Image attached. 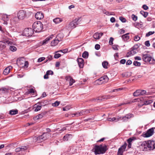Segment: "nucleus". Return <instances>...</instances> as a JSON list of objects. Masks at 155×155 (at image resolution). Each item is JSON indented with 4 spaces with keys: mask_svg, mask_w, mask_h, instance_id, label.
<instances>
[{
    "mask_svg": "<svg viewBox=\"0 0 155 155\" xmlns=\"http://www.w3.org/2000/svg\"><path fill=\"white\" fill-rule=\"evenodd\" d=\"M33 30L35 32H40L43 28V25L40 21L35 22L32 25Z\"/></svg>",
    "mask_w": 155,
    "mask_h": 155,
    "instance_id": "f257e3e1",
    "label": "nucleus"
},
{
    "mask_svg": "<svg viewBox=\"0 0 155 155\" xmlns=\"http://www.w3.org/2000/svg\"><path fill=\"white\" fill-rule=\"evenodd\" d=\"M94 152L96 154L104 153L106 150V147H104L102 145L96 146L94 147Z\"/></svg>",
    "mask_w": 155,
    "mask_h": 155,
    "instance_id": "f03ea898",
    "label": "nucleus"
},
{
    "mask_svg": "<svg viewBox=\"0 0 155 155\" xmlns=\"http://www.w3.org/2000/svg\"><path fill=\"white\" fill-rule=\"evenodd\" d=\"M143 60L145 62H149L151 64H155V60L152 58L150 55L143 54L142 55Z\"/></svg>",
    "mask_w": 155,
    "mask_h": 155,
    "instance_id": "7ed1b4c3",
    "label": "nucleus"
},
{
    "mask_svg": "<svg viewBox=\"0 0 155 155\" xmlns=\"http://www.w3.org/2000/svg\"><path fill=\"white\" fill-rule=\"evenodd\" d=\"M114 97V96H110V95L99 97L96 98L92 99V101L94 102H98L101 101H103L105 100L110 99L111 97Z\"/></svg>",
    "mask_w": 155,
    "mask_h": 155,
    "instance_id": "20e7f679",
    "label": "nucleus"
},
{
    "mask_svg": "<svg viewBox=\"0 0 155 155\" xmlns=\"http://www.w3.org/2000/svg\"><path fill=\"white\" fill-rule=\"evenodd\" d=\"M94 110H95L92 109L84 110L81 111L80 112H77L74 113L73 114L74 115V116H72V117L74 116L78 117L84 114H86L90 113L91 111H94Z\"/></svg>",
    "mask_w": 155,
    "mask_h": 155,
    "instance_id": "39448f33",
    "label": "nucleus"
},
{
    "mask_svg": "<svg viewBox=\"0 0 155 155\" xmlns=\"http://www.w3.org/2000/svg\"><path fill=\"white\" fill-rule=\"evenodd\" d=\"M49 136V133L48 132L45 133L41 135L38 136L36 138L37 141L38 142H41L47 139L48 138Z\"/></svg>",
    "mask_w": 155,
    "mask_h": 155,
    "instance_id": "423d86ee",
    "label": "nucleus"
},
{
    "mask_svg": "<svg viewBox=\"0 0 155 155\" xmlns=\"http://www.w3.org/2000/svg\"><path fill=\"white\" fill-rule=\"evenodd\" d=\"M109 78L107 75H104L101 77L99 79L96 81V83L99 84H101L103 83H105L108 81Z\"/></svg>",
    "mask_w": 155,
    "mask_h": 155,
    "instance_id": "0eeeda50",
    "label": "nucleus"
},
{
    "mask_svg": "<svg viewBox=\"0 0 155 155\" xmlns=\"http://www.w3.org/2000/svg\"><path fill=\"white\" fill-rule=\"evenodd\" d=\"M26 12L24 10H20L17 13V17L19 19H23L26 17Z\"/></svg>",
    "mask_w": 155,
    "mask_h": 155,
    "instance_id": "6e6552de",
    "label": "nucleus"
},
{
    "mask_svg": "<svg viewBox=\"0 0 155 155\" xmlns=\"http://www.w3.org/2000/svg\"><path fill=\"white\" fill-rule=\"evenodd\" d=\"M34 33L33 29L31 28H25L24 31V35L27 37L31 36Z\"/></svg>",
    "mask_w": 155,
    "mask_h": 155,
    "instance_id": "1a4fd4ad",
    "label": "nucleus"
},
{
    "mask_svg": "<svg viewBox=\"0 0 155 155\" xmlns=\"http://www.w3.org/2000/svg\"><path fill=\"white\" fill-rule=\"evenodd\" d=\"M154 133V129L152 128L149 129L147 131L143 134V136L145 137H148L152 136Z\"/></svg>",
    "mask_w": 155,
    "mask_h": 155,
    "instance_id": "9d476101",
    "label": "nucleus"
},
{
    "mask_svg": "<svg viewBox=\"0 0 155 155\" xmlns=\"http://www.w3.org/2000/svg\"><path fill=\"white\" fill-rule=\"evenodd\" d=\"M148 148L150 150H153L155 149V141L150 140L147 142Z\"/></svg>",
    "mask_w": 155,
    "mask_h": 155,
    "instance_id": "9b49d317",
    "label": "nucleus"
},
{
    "mask_svg": "<svg viewBox=\"0 0 155 155\" xmlns=\"http://www.w3.org/2000/svg\"><path fill=\"white\" fill-rule=\"evenodd\" d=\"M28 148V146H22L15 149L16 152H21V154H24V151L26 150Z\"/></svg>",
    "mask_w": 155,
    "mask_h": 155,
    "instance_id": "f8f14e48",
    "label": "nucleus"
},
{
    "mask_svg": "<svg viewBox=\"0 0 155 155\" xmlns=\"http://www.w3.org/2000/svg\"><path fill=\"white\" fill-rule=\"evenodd\" d=\"M42 103L43 101H42L38 102L34 106L35 111H38L41 110V106L44 105L42 104Z\"/></svg>",
    "mask_w": 155,
    "mask_h": 155,
    "instance_id": "ddd939ff",
    "label": "nucleus"
},
{
    "mask_svg": "<svg viewBox=\"0 0 155 155\" xmlns=\"http://www.w3.org/2000/svg\"><path fill=\"white\" fill-rule=\"evenodd\" d=\"M140 148L142 149L143 151L147 150L148 148V145L147 142L146 141H144L142 142L141 145L139 146Z\"/></svg>",
    "mask_w": 155,
    "mask_h": 155,
    "instance_id": "4468645a",
    "label": "nucleus"
},
{
    "mask_svg": "<svg viewBox=\"0 0 155 155\" xmlns=\"http://www.w3.org/2000/svg\"><path fill=\"white\" fill-rule=\"evenodd\" d=\"M35 16L38 20H40L44 18V14L41 12H38L36 13Z\"/></svg>",
    "mask_w": 155,
    "mask_h": 155,
    "instance_id": "2eb2a0df",
    "label": "nucleus"
},
{
    "mask_svg": "<svg viewBox=\"0 0 155 155\" xmlns=\"http://www.w3.org/2000/svg\"><path fill=\"white\" fill-rule=\"evenodd\" d=\"M121 118V117L118 116L117 117H108L107 118V120L110 121L117 122L119 120H120Z\"/></svg>",
    "mask_w": 155,
    "mask_h": 155,
    "instance_id": "dca6fc26",
    "label": "nucleus"
},
{
    "mask_svg": "<svg viewBox=\"0 0 155 155\" xmlns=\"http://www.w3.org/2000/svg\"><path fill=\"white\" fill-rule=\"evenodd\" d=\"M136 139V137H133L130 138L127 140V142L128 143V147L129 148H131L132 143Z\"/></svg>",
    "mask_w": 155,
    "mask_h": 155,
    "instance_id": "f3484780",
    "label": "nucleus"
},
{
    "mask_svg": "<svg viewBox=\"0 0 155 155\" xmlns=\"http://www.w3.org/2000/svg\"><path fill=\"white\" fill-rule=\"evenodd\" d=\"M127 144L125 143L124 144L122 145L119 149L118 153H121L123 154V152L125 150L127 146Z\"/></svg>",
    "mask_w": 155,
    "mask_h": 155,
    "instance_id": "a211bd4d",
    "label": "nucleus"
},
{
    "mask_svg": "<svg viewBox=\"0 0 155 155\" xmlns=\"http://www.w3.org/2000/svg\"><path fill=\"white\" fill-rule=\"evenodd\" d=\"M132 117V114H126L125 116L122 117H121L120 120H122L123 121H127L128 119H130Z\"/></svg>",
    "mask_w": 155,
    "mask_h": 155,
    "instance_id": "6ab92c4d",
    "label": "nucleus"
},
{
    "mask_svg": "<svg viewBox=\"0 0 155 155\" xmlns=\"http://www.w3.org/2000/svg\"><path fill=\"white\" fill-rule=\"evenodd\" d=\"M74 20L71 21L69 24V26H66V28L67 29H69V28L73 29L76 27V25Z\"/></svg>",
    "mask_w": 155,
    "mask_h": 155,
    "instance_id": "aec40b11",
    "label": "nucleus"
},
{
    "mask_svg": "<svg viewBox=\"0 0 155 155\" xmlns=\"http://www.w3.org/2000/svg\"><path fill=\"white\" fill-rule=\"evenodd\" d=\"M103 35V33H95L93 35V38L96 39H99Z\"/></svg>",
    "mask_w": 155,
    "mask_h": 155,
    "instance_id": "412c9836",
    "label": "nucleus"
},
{
    "mask_svg": "<svg viewBox=\"0 0 155 155\" xmlns=\"http://www.w3.org/2000/svg\"><path fill=\"white\" fill-rule=\"evenodd\" d=\"M54 35H51L50 36L47 37L45 40H44L42 42V45H45L47 44L48 41L53 37Z\"/></svg>",
    "mask_w": 155,
    "mask_h": 155,
    "instance_id": "4be33fe9",
    "label": "nucleus"
},
{
    "mask_svg": "<svg viewBox=\"0 0 155 155\" xmlns=\"http://www.w3.org/2000/svg\"><path fill=\"white\" fill-rule=\"evenodd\" d=\"M80 68H83L84 66V60L81 58H79L77 59Z\"/></svg>",
    "mask_w": 155,
    "mask_h": 155,
    "instance_id": "5701e85b",
    "label": "nucleus"
},
{
    "mask_svg": "<svg viewBox=\"0 0 155 155\" xmlns=\"http://www.w3.org/2000/svg\"><path fill=\"white\" fill-rule=\"evenodd\" d=\"M61 41V39H58V38H56L51 41V46H56L59 43V41Z\"/></svg>",
    "mask_w": 155,
    "mask_h": 155,
    "instance_id": "b1692460",
    "label": "nucleus"
},
{
    "mask_svg": "<svg viewBox=\"0 0 155 155\" xmlns=\"http://www.w3.org/2000/svg\"><path fill=\"white\" fill-rule=\"evenodd\" d=\"M72 135L71 134H67L65 135L63 138L64 141H68L70 140L72 138Z\"/></svg>",
    "mask_w": 155,
    "mask_h": 155,
    "instance_id": "393cba45",
    "label": "nucleus"
},
{
    "mask_svg": "<svg viewBox=\"0 0 155 155\" xmlns=\"http://www.w3.org/2000/svg\"><path fill=\"white\" fill-rule=\"evenodd\" d=\"M9 89L8 88L2 87L0 88V93L2 94L6 93L8 92Z\"/></svg>",
    "mask_w": 155,
    "mask_h": 155,
    "instance_id": "a878e982",
    "label": "nucleus"
},
{
    "mask_svg": "<svg viewBox=\"0 0 155 155\" xmlns=\"http://www.w3.org/2000/svg\"><path fill=\"white\" fill-rule=\"evenodd\" d=\"M129 33H127L122 36L121 38L124 41H126L129 39Z\"/></svg>",
    "mask_w": 155,
    "mask_h": 155,
    "instance_id": "bb28decb",
    "label": "nucleus"
},
{
    "mask_svg": "<svg viewBox=\"0 0 155 155\" xmlns=\"http://www.w3.org/2000/svg\"><path fill=\"white\" fill-rule=\"evenodd\" d=\"M12 68L11 66H9L7 67L4 71L3 74L5 75H7L10 72V70Z\"/></svg>",
    "mask_w": 155,
    "mask_h": 155,
    "instance_id": "cd10ccee",
    "label": "nucleus"
},
{
    "mask_svg": "<svg viewBox=\"0 0 155 155\" xmlns=\"http://www.w3.org/2000/svg\"><path fill=\"white\" fill-rule=\"evenodd\" d=\"M62 19L59 18H57L53 19V21L55 24H58L62 21Z\"/></svg>",
    "mask_w": 155,
    "mask_h": 155,
    "instance_id": "c85d7f7f",
    "label": "nucleus"
},
{
    "mask_svg": "<svg viewBox=\"0 0 155 155\" xmlns=\"http://www.w3.org/2000/svg\"><path fill=\"white\" fill-rule=\"evenodd\" d=\"M44 115V114L43 113H41L40 114H39L36 117H34V119L35 120H38L40 118H41L43 117Z\"/></svg>",
    "mask_w": 155,
    "mask_h": 155,
    "instance_id": "c756f323",
    "label": "nucleus"
},
{
    "mask_svg": "<svg viewBox=\"0 0 155 155\" xmlns=\"http://www.w3.org/2000/svg\"><path fill=\"white\" fill-rule=\"evenodd\" d=\"M81 18L80 17L77 18H76L73 20L74 21L75 24H75L77 26V25L80 24V23L81 21Z\"/></svg>",
    "mask_w": 155,
    "mask_h": 155,
    "instance_id": "7c9ffc66",
    "label": "nucleus"
},
{
    "mask_svg": "<svg viewBox=\"0 0 155 155\" xmlns=\"http://www.w3.org/2000/svg\"><path fill=\"white\" fill-rule=\"evenodd\" d=\"M138 52L137 50H135L132 48V50L128 53L130 56L134 55Z\"/></svg>",
    "mask_w": 155,
    "mask_h": 155,
    "instance_id": "2f4dec72",
    "label": "nucleus"
},
{
    "mask_svg": "<svg viewBox=\"0 0 155 155\" xmlns=\"http://www.w3.org/2000/svg\"><path fill=\"white\" fill-rule=\"evenodd\" d=\"M36 92L34 87L28 89L27 92L28 94H34Z\"/></svg>",
    "mask_w": 155,
    "mask_h": 155,
    "instance_id": "473e14b6",
    "label": "nucleus"
},
{
    "mask_svg": "<svg viewBox=\"0 0 155 155\" xmlns=\"http://www.w3.org/2000/svg\"><path fill=\"white\" fill-rule=\"evenodd\" d=\"M9 16L6 14H3L2 16V20L3 21H8L9 19L8 16Z\"/></svg>",
    "mask_w": 155,
    "mask_h": 155,
    "instance_id": "72a5a7b5",
    "label": "nucleus"
},
{
    "mask_svg": "<svg viewBox=\"0 0 155 155\" xmlns=\"http://www.w3.org/2000/svg\"><path fill=\"white\" fill-rule=\"evenodd\" d=\"M18 111L17 110H11L9 111V114L11 115H15L18 113Z\"/></svg>",
    "mask_w": 155,
    "mask_h": 155,
    "instance_id": "f704fd0d",
    "label": "nucleus"
},
{
    "mask_svg": "<svg viewBox=\"0 0 155 155\" xmlns=\"http://www.w3.org/2000/svg\"><path fill=\"white\" fill-rule=\"evenodd\" d=\"M153 101L151 100H147L143 101V104L147 105L152 103Z\"/></svg>",
    "mask_w": 155,
    "mask_h": 155,
    "instance_id": "c9c22d12",
    "label": "nucleus"
},
{
    "mask_svg": "<svg viewBox=\"0 0 155 155\" xmlns=\"http://www.w3.org/2000/svg\"><path fill=\"white\" fill-rule=\"evenodd\" d=\"M133 95L134 96L137 97L140 95V90H137L133 93Z\"/></svg>",
    "mask_w": 155,
    "mask_h": 155,
    "instance_id": "e433bc0d",
    "label": "nucleus"
},
{
    "mask_svg": "<svg viewBox=\"0 0 155 155\" xmlns=\"http://www.w3.org/2000/svg\"><path fill=\"white\" fill-rule=\"evenodd\" d=\"M4 43L10 45L12 44V42L9 40L6 39L4 41Z\"/></svg>",
    "mask_w": 155,
    "mask_h": 155,
    "instance_id": "4c0bfd02",
    "label": "nucleus"
},
{
    "mask_svg": "<svg viewBox=\"0 0 155 155\" xmlns=\"http://www.w3.org/2000/svg\"><path fill=\"white\" fill-rule=\"evenodd\" d=\"M88 56V53L86 51H85L82 54V57L84 58H87Z\"/></svg>",
    "mask_w": 155,
    "mask_h": 155,
    "instance_id": "58836bf2",
    "label": "nucleus"
},
{
    "mask_svg": "<svg viewBox=\"0 0 155 155\" xmlns=\"http://www.w3.org/2000/svg\"><path fill=\"white\" fill-rule=\"evenodd\" d=\"M140 13L141 14L143 15L145 18L148 15V13L146 12H145L143 11H140Z\"/></svg>",
    "mask_w": 155,
    "mask_h": 155,
    "instance_id": "ea45409f",
    "label": "nucleus"
},
{
    "mask_svg": "<svg viewBox=\"0 0 155 155\" xmlns=\"http://www.w3.org/2000/svg\"><path fill=\"white\" fill-rule=\"evenodd\" d=\"M9 49L12 51H15L17 50V48L14 46H11L9 48Z\"/></svg>",
    "mask_w": 155,
    "mask_h": 155,
    "instance_id": "a19ab883",
    "label": "nucleus"
},
{
    "mask_svg": "<svg viewBox=\"0 0 155 155\" xmlns=\"http://www.w3.org/2000/svg\"><path fill=\"white\" fill-rule=\"evenodd\" d=\"M108 64V63L106 61H104L102 63L103 67L105 68H107V65Z\"/></svg>",
    "mask_w": 155,
    "mask_h": 155,
    "instance_id": "79ce46f5",
    "label": "nucleus"
},
{
    "mask_svg": "<svg viewBox=\"0 0 155 155\" xmlns=\"http://www.w3.org/2000/svg\"><path fill=\"white\" fill-rule=\"evenodd\" d=\"M154 31H150L146 34V37H149L154 34Z\"/></svg>",
    "mask_w": 155,
    "mask_h": 155,
    "instance_id": "37998d69",
    "label": "nucleus"
},
{
    "mask_svg": "<svg viewBox=\"0 0 155 155\" xmlns=\"http://www.w3.org/2000/svg\"><path fill=\"white\" fill-rule=\"evenodd\" d=\"M69 81L70 86H71L75 82V80H74L72 77H71V78L70 79Z\"/></svg>",
    "mask_w": 155,
    "mask_h": 155,
    "instance_id": "c03bdc74",
    "label": "nucleus"
},
{
    "mask_svg": "<svg viewBox=\"0 0 155 155\" xmlns=\"http://www.w3.org/2000/svg\"><path fill=\"white\" fill-rule=\"evenodd\" d=\"M60 103V102L57 101H55L54 103H53L52 104V105L54 107L58 106Z\"/></svg>",
    "mask_w": 155,
    "mask_h": 155,
    "instance_id": "a18cd8bd",
    "label": "nucleus"
},
{
    "mask_svg": "<svg viewBox=\"0 0 155 155\" xmlns=\"http://www.w3.org/2000/svg\"><path fill=\"white\" fill-rule=\"evenodd\" d=\"M131 17L133 20L134 21H137V17L134 14L132 15Z\"/></svg>",
    "mask_w": 155,
    "mask_h": 155,
    "instance_id": "49530a36",
    "label": "nucleus"
},
{
    "mask_svg": "<svg viewBox=\"0 0 155 155\" xmlns=\"http://www.w3.org/2000/svg\"><path fill=\"white\" fill-rule=\"evenodd\" d=\"M134 65L136 66H140V63L137 61H134L133 62Z\"/></svg>",
    "mask_w": 155,
    "mask_h": 155,
    "instance_id": "de8ad7c7",
    "label": "nucleus"
},
{
    "mask_svg": "<svg viewBox=\"0 0 155 155\" xmlns=\"http://www.w3.org/2000/svg\"><path fill=\"white\" fill-rule=\"evenodd\" d=\"M119 19L122 22L124 23V22H126V19L123 17H119Z\"/></svg>",
    "mask_w": 155,
    "mask_h": 155,
    "instance_id": "09e8293b",
    "label": "nucleus"
},
{
    "mask_svg": "<svg viewBox=\"0 0 155 155\" xmlns=\"http://www.w3.org/2000/svg\"><path fill=\"white\" fill-rule=\"evenodd\" d=\"M140 39V37L138 35L135 36L134 38V40L135 41H139Z\"/></svg>",
    "mask_w": 155,
    "mask_h": 155,
    "instance_id": "8fccbe9b",
    "label": "nucleus"
},
{
    "mask_svg": "<svg viewBox=\"0 0 155 155\" xmlns=\"http://www.w3.org/2000/svg\"><path fill=\"white\" fill-rule=\"evenodd\" d=\"M45 58L44 57H42L39 58L38 60V62H40L45 59Z\"/></svg>",
    "mask_w": 155,
    "mask_h": 155,
    "instance_id": "3c124183",
    "label": "nucleus"
},
{
    "mask_svg": "<svg viewBox=\"0 0 155 155\" xmlns=\"http://www.w3.org/2000/svg\"><path fill=\"white\" fill-rule=\"evenodd\" d=\"M140 95L144 94L146 93V91L144 90H140Z\"/></svg>",
    "mask_w": 155,
    "mask_h": 155,
    "instance_id": "603ef678",
    "label": "nucleus"
},
{
    "mask_svg": "<svg viewBox=\"0 0 155 155\" xmlns=\"http://www.w3.org/2000/svg\"><path fill=\"white\" fill-rule=\"evenodd\" d=\"M114 38L112 37H110L109 41V44L110 45H112L113 44V41Z\"/></svg>",
    "mask_w": 155,
    "mask_h": 155,
    "instance_id": "864d4df0",
    "label": "nucleus"
},
{
    "mask_svg": "<svg viewBox=\"0 0 155 155\" xmlns=\"http://www.w3.org/2000/svg\"><path fill=\"white\" fill-rule=\"evenodd\" d=\"M63 35L62 34H59L56 37V38H58V39L59 38H60L61 39V38H63Z\"/></svg>",
    "mask_w": 155,
    "mask_h": 155,
    "instance_id": "5fc2aeb1",
    "label": "nucleus"
},
{
    "mask_svg": "<svg viewBox=\"0 0 155 155\" xmlns=\"http://www.w3.org/2000/svg\"><path fill=\"white\" fill-rule=\"evenodd\" d=\"M139 47V46L137 44L134 45L132 48L134 50H137V49Z\"/></svg>",
    "mask_w": 155,
    "mask_h": 155,
    "instance_id": "6e6d98bb",
    "label": "nucleus"
},
{
    "mask_svg": "<svg viewBox=\"0 0 155 155\" xmlns=\"http://www.w3.org/2000/svg\"><path fill=\"white\" fill-rule=\"evenodd\" d=\"M103 13L107 15H112V14L111 13V12H109L108 11H103Z\"/></svg>",
    "mask_w": 155,
    "mask_h": 155,
    "instance_id": "4d7b16f0",
    "label": "nucleus"
},
{
    "mask_svg": "<svg viewBox=\"0 0 155 155\" xmlns=\"http://www.w3.org/2000/svg\"><path fill=\"white\" fill-rule=\"evenodd\" d=\"M145 45L147 47H149L150 46V45L149 41H146L145 42Z\"/></svg>",
    "mask_w": 155,
    "mask_h": 155,
    "instance_id": "13d9d810",
    "label": "nucleus"
},
{
    "mask_svg": "<svg viewBox=\"0 0 155 155\" xmlns=\"http://www.w3.org/2000/svg\"><path fill=\"white\" fill-rule=\"evenodd\" d=\"M61 56V55L59 53L55 54L54 55V58H58L60 57Z\"/></svg>",
    "mask_w": 155,
    "mask_h": 155,
    "instance_id": "bf43d9fd",
    "label": "nucleus"
},
{
    "mask_svg": "<svg viewBox=\"0 0 155 155\" xmlns=\"http://www.w3.org/2000/svg\"><path fill=\"white\" fill-rule=\"evenodd\" d=\"M24 64L23 66H25L26 68H27L28 66V63L27 61H24ZM23 67V66H22Z\"/></svg>",
    "mask_w": 155,
    "mask_h": 155,
    "instance_id": "052dcab7",
    "label": "nucleus"
},
{
    "mask_svg": "<svg viewBox=\"0 0 155 155\" xmlns=\"http://www.w3.org/2000/svg\"><path fill=\"white\" fill-rule=\"evenodd\" d=\"M46 73H47V74H48V75L50 74L52 75L53 73V72L51 70L48 71L46 72Z\"/></svg>",
    "mask_w": 155,
    "mask_h": 155,
    "instance_id": "680f3d73",
    "label": "nucleus"
},
{
    "mask_svg": "<svg viewBox=\"0 0 155 155\" xmlns=\"http://www.w3.org/2000/svg\"><path fill=\"white\" fill-rule=\"evenodd\" d=\"M70 109L69 107L67 106L63 108V110L67 111L69 110Z\"/></svg>",
    "mask_w": 155,
    "mask_h": 155,
    "instance_id": "e2e57ef3",
    "label": "nucleus"
},
{
    "mask_svg": "<svg viewBox=\"0 0 155 155\" xmlns=\"http://www.w3.org/2000/svg\"><path fill=\"white\" fill-rule=\"evenodd\" d=\"M95 48L97 50H99L100 48V46L99 44H96L95 46Z\"/></svg>",
    "mask_w": 155,
    "mask_h": 155,
    "instance_id": "0e129e2a",
    "label": "nucleus"
},
{
    "mask_svg": "<svg viewBox=\"0 0 155 155\" xmlns=\"http://www.w3.org/2000/svg\"><path fill=\"white\" fill-rule=\"evenodd\" d=\"M118 46L117 45H114L112 46V48L114 50H118Z\"/></svg>",
    "mask_w": 155,
    "mask_h": 155,
    "instance_id": "69168bd1",
    "label": "nucleus"
},
{
    "mask_svg": "<svg viewBox=\"0 0 155 155\" xmlns=\"http://www.w3.org/2000/svg\"><path fill=\"white\" fill-rule=\"evenodd\" d=\"M142 8L145 10H147L148 9V7L145 5H144L142 6Z\"/></svg>",
    "mask_w": 155,
    "mask_h": 155,
    "instance_id": "338daca9",
    "label": "nucleus"
},
{
    "mask_svg": "<svg viewBox=\"0 0 155 155\" xmlns=\"http://www.w3.org/2000/svg\"><path fill=\"white\" fill-rule=\"evenodd\" d=\"M126 61L125 59H123L121 60L120 61V62L121 64H124L125 63Z\"/></svg>",
    "mask_w": 155,
    "mask_h": 155,
    "instance_id": "774afa93",
    "label": "nucleus"
}]
</instances>
